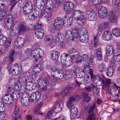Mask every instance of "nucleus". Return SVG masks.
I'll list each match as a JSON object with an SVG mask.
<instances>
[{
	"instance_id": "1",
	"label": "nucleus",
	"mask_w": 120,
	"mask_h": 120,
	"mask_svg": "<svg viewBox=\"0 0 120 120\" xmlns=\"http://www.w3.org/2000/svg\"><path fill=\"white\" fill-rule=\"evenodd\" d=\"M73 15L74 18L78 21V24L82 25V24L84 23L85 18L83 12L79 10H74Z\"/></svg>"
},
{
	"instance_id": "2",
	"label": "nucleus",
	"mask_w": 120,
	"mask_h": 120,
	"mask_svg": "<svg viewBox=\"0 0 120 120\" xmlns=\"http://www.w3.org/2000/svg\"><path fill=\"white\" fill-rule=\"evenodd\" d=\"M51 78L49 76H47L43 78L42 80H39L38 83L40 89L45 90L47 88V87L49 84Z\"/></svg>"
},
{
	"instance_id": "3",
	"label": "nucleus",
	"mask_w": 120,
	"mask_h": 120,
	"mask_svg": "<svg viewBox=\"0 0 120 120\" xmlns=\"http://www.w3.org/2000/svg\"><path fill=\"white\" fill-rule=\"evenodd\" d=\"M34 52L36 53V55H33V57L34 58L36 62L38 61L39 63H41L43 60L42 57L43 56L44 52L43 50L40 48H37Z\"/></svg>"
},
{
	"instance_id": "4",
	"label": "nucleus",
	"mask_w": 120,
	"mask_h": 120,
	"mask_svg": "<svg viewBox=\"0 0 120 120\" xmlns=\"http://www.w3.org/2000/svg\"><path fill=\"white\" fill-rule=\"evenodd\" d=\"M18 52H15L13 50H11L10 52L9 58H6L4 59V61H6L8 64H11L18 56Z\"/></svg>"
},
{
	"instance_id": "5",
	"label": "nucleus",
	"mask_w": 120,
	"mask_h": 120,
	"mask_svg": "<svg viewBox=\"0 0 120 120\" xmlns=\"http://www.w3.org/2000/svg\"><path fill=\"white\" fill-rule=\"evenodd\" d=\"M51 74H53L52 76L58 79H62L64 76V74L60 69L53 68L51 69Z\"/></svg>"
},
{
	"instance_id": "6",
	"label": "nucleus",
	"mask_w": 120,
	"mask_h": 120,
	"mask_svg": "<svg viewBox=\"0 0 120 120\" xmlns=\"http://www.w3.org/2000/svg\"><path fill=\"white\" fill-rule=\"evenodd\" d=\"M78 35L76 32H74L73 31L69 30L66 31L65 34V38L67 40L73 41L75 38H77Z\"/></svg>"
},
{
	"instance_id": "7",
	"label": "nucleus",
	"mask_w": 120,
	"mask_h": 120,
	"mask_svg": "<svg viewBox=\"0 0 120 120\" xmlns=\"http://www.w3.org/2000/svg\"><path fill=\"white\" fill-rule=\"evenodd\" d=\"M65 23L64 22V20L62 19L59 17L57 18L54 20V28L55 30L59 31L62 28L63 24Z\"/></svg>"
},
{
	"instance_id": "8",
	"label": "nucleus",
	"mask_w": 120,
	"mask_h": 120,
	"mask_svg": "<svg viewBox=\"0 0 120 120\" xmlns=\"http://www.w3.org/2000/svg\"><path fill=\"white\" fill-rule=\"evenodd\" d=\"M79 96L78 95L72 96L68 99L66 101V105L68 108H70L74 105L75 102L78 99Z\"/></svg>"
},
{
	"instance_id": "9",
	"label": "nucleus",
	"mask_w": 120,
	"mask_h": 120,
	"mask_svg": "<svg viewBox=\"0 0 120 120\" xmlns=\"http://www.w3.org/2000/svg\"><path fill=\"white\" fill-rule=\"evenodd\" d=\"M107 13V8L103 6H101L98 8V14L99 17L101 19L105 18Z\"/></svg>"
},
{
	"instance_id": "10",
	"label": "nucleus",
	"mask_w": 120,
	"mask_h": 120,
	"mask_svg": "<svg viewBox=\"0 0 120 120\" xmlns=\"http://www.w3.org/2000/svg\"><path fill=\"white\" fill-rule=\"evenodd\" d=\"M88 71V72L90 75V78H93L95 82H96L97 85H99L101 84L100 80H101L102 79L100 78L98 75H93V72L94 71V70L93 69H90Z\"/></svg>"
},
{
	"instance_id": "11",
	"label": "nucleus",
	"mask_w": 120,
	"mask_h": 120,
	"mask_svg": "<svg viewBox=\"0 0 120 120\" xmlns=\"http://www.w3.org/2000/svg\"><path fill=\"white\" fill-rule=\"evenodd\" d=\"M74 3L70 1H67L65 3L64 8V10L67 13H69L72 10L74 7Z\"/></svg>"
},
{
	"instance_id": "12",
	"label": "nucleus",
	"mask_w": 120,
	"mask_h": 120,
	"mask_svg": "<svg viewBox=\"0 0 120 120\" xmlns=\"http://www.w3.org/2000/svg\"><path fill=\"white\" fill-rule=\"evenodd\" d=\"M11 42L9 41V39H7L6 37L1 34L0 36V46L4 45L5 47L7 48L9 46Z\"/></svg>"
},
{
	"instance_id": "13",
	"label": "nucleus",
	"mask_w": 120,
	"mask_h": 120,
	"mask_svg": "<svg viewBox=\"0 0 120 120\" xmlns=\"http://www.w3.org/2000/svg\"><path fill=\"white\" fill-rule=\"evenodd\" d=\"M63 107V102L60 101H59L57 103H55L53 108V110L55 113H58L61 111Z\"/></svg>"
},
{
	"instance_id": "14",
	"label": "nucleus",
	"mask_w": 120,
	"mask_h": 120,
	"mask_svg": "<svg viewBox=\"0 0 120 120\" xmlns=\"http://www.w3.org/2000/svg\"><path fill=\"white\" fill-rule=\"evenodd\" d=\"M13 98L10 94L4 95L2 98V101L4 103L10 104L13 102Z\"/></svg>"
},
{
	"instance_id": "15",
	"label": "nucleus",
	"mask_w": 120,
	"mask_h": 120,
	"mask_svg": "<svg viewBox=\"0 0 120 120\" xmlns=\"http://www.w3.org/2000/svg\"><path fill=\"white\" fill-rule=\"evenodd\" d=\"M102 79H101V84H102L103 87H102L104 89V88L107 89L110 86L111 83V79L105 77L103 75H102Z\"/></svg>"
},
{
	"instance_id": "16",
	"label": "nucleus",
	"mask_w": 120,
	"mask_h": 120,
	"mask_svg": "<svg viewBox=\"0 0 120 120\" xmlns=\"http://www.w3.org/2000/svg\"><path fill=\"white\" fill-rule=\"evenodd\" d=\"M112 37V34L109 31L105 30L102 34V38L104 40L109 41L111 40Z\"/></svg>"
},
{
	"instance_id": "17",
	"label": "nucleus",
	"mask_w": 120,
	"mask_h": 120,
	"mask_svg": "<svg viewBox=\"0 0 120 120\" xmlns=\"http://www.w3.org/2000/svg\"><path fill=\"white\" fill-rule=\"evenodd\" d=\"M75 73L76 77L79 78H83L85 75V73L83 69L79 68H77Z\"/></svg>"
},
{
	"instance_id": "18",
	"label": "nucleus",
	"mask_w": 120,
	"mask_h": 120,
	"mask_svg": "<svg viewBox=\"0 0 120 120\" xmlns=\"http://www.w3.org/2000/svg\"><path fill=\"white\" fill-rule=\"evenodd\" d=\"M114 51V48L112 45H109L107 46L105 52L107 56H110L112 55Z\"/></svg>"
},
{
	"instance_id": "19",
	"label": "nucleus",
	"mask_w": 120,
	"mask_h": 120,
	"mask_svg": "<svg viewBox=\"0 0 120 120\" xmlns=\"http://www.w3.org/2000/svg\"><path fill=\"white\" fill-rule=\"evenodd\" d=\"M110 91L111 94L113 96L118 97L120 90L116 87L112 86L110 87Z\"/></svg>"
},
{
	"instance_id": "20",
	"label": "nucleus",
	"mask_w": 120,
	"mask_h": 120,
	"mask_svg": "<svg viewBox=\"0 0 120 120\" xmlns=\"http://www.w3.org/2000/svg\"><path fill=\"white\" fill-rule=\"evenodd\" d=\"M25 42V41L21 37H19L15 41L14 45L16 47H18L19 46L22 47L24 44Z\"/></svg>"
},
{
	"instance_id": "21",
	"label": "nucleus",
	"mask_w": 120,
	"mask_h": 120,
	"mask_svg": "<svg viewBox=\"0 0 120 120\" xmlns=\"http://www.w3.org/2000/svg\"><path fill=\"white\" fill-rule=\"evenodd\" d=\"M69 54L71 57L73 58H77L79 56L77 50L74 49H70L68 52Z\"/></svg>"
},
{
	"instance_id": "22",
	"label": "nucleus",
	"mask_w": 120,
	"mask_h": 120,
	"mask_svg": "<svg viewBox=\"0 0 120 120\" xmlns=\"http://www.w3.org/2000/svg\"><path fill=\"white\" fill-rule=\"evenodd\" d=\"M13 112L15 115V120H20V113L19 112V109L18 106L15 107Z\"/></svg>"
},
{
	"instance_id": "23",
	"label": "nucleus",
	"mask_w": 120,
	"mask_h": 120,
	"mask_svg": "<svg viewBox=\"0 0 120 120\" xmlns=\"http://www.w3.org/2000/svg\"><path fill=\"white\" fill-rule=\"evenodd\" d=\"M35 34L36 37L38 39H41L43 37L44 34V32L42 28L36 29Z\"/></svg>"
},
{
	"instance_id": "24",
	"label": "nucleus",
	"mask_w": 120,
	"mask_h": 120,
	"mask_svg": "<svg viewBox=\"0 0 120 120\" xmlns=\"http://www.w3.org/2000/svg\"><path fill=\"white\" fill-rule=\"evenodd\" d=\"M8 69L9 72H10L14 75H18L20 74L22 68L21 67H19L15 69H13L11 68L8 67Z\"/></svg>"
},
{
	"instance_id": "25",
	"label": "nucleus",
	"mask_w": 120,
	"mask_h": 120,
	"mask_svg": "<svg viewBox=\"0 0 120 120\" xmlns=\"http://www.w3.org/2000/svg\"><path fill=\"white\" fill-rule=\"evenodd\" d=\"M39 14V12L38 11L33 10L28 15V17L31 20H34L38 17Z\"/></svg>"
},
{
	"instance_id": "26",
	"label": "nucleus",
	"mask_w": 120,
	"mask_h": 120,
	"mask_svg": "<svg viewBox=\"0 0 120 120\" xmlns=\"http://www.w3.org/2000/svg\"><path fill=\"white\" fill-rule=\"evenodd\" d=\"M109 18L110 22H116V17L114 13L112 11L109 13Z\"/></svg>"
},
{
	"instance_id": "27",
	"label": "nucleus",
	"mask_w": 120,
	"mask_h": 120,
	"mask_svg": "<svg viewBox=\"0 0 120 120\" xmlns=\"http://www.w3.org/2000/svg\"><path fill=\"white\" fill-rule=\"evenodd\" d=\"M28 96L27 95L24 94L23 95L21 100L22 104L25 105H27L29 104L30 102Z\"/></svg>"
},
{
	"instance_id": "28",
	"label": "nucleus",
	"mask_w": 120,
	"mask_h": 120,
	"mask_svg": "<svg viewBox=\"0 0 120 120\" xmlns=\"http://www.w3.org/2000/svg\"><path fill=\"white\" fill-rule=\"evenodd\" d=\"M59 53L56 51H54L51 52V58L54 61H56L58 59Z\"/></svg>"
},
{
	"instance_id": "29",
	"label": "nucleus",
	"mask_w": 120,
	"mask_h": 120,
	"mask_svg": "<svg viewBox=\"0 0 120 120\" xmlns=\"http://www.w3.org/2000/svg\"><path fill=\"white\" fill-rule=\"evenodd\" d=\"M75 74L74 71L72 69H70L69 71H68L65 72L64 77L67 79H69L72 76Z\"/></svg>"
},
{
	"instance_id": "30",
	"label": "nucleus",
	"mask_w": 120,
	"mask_h": 120,
	"mask_svg": "<svg viewBox=\"0 0 120 120\" xmlns=\"http://www.w3.org/2000/svg\"><path fill=\"white\" fill-rule=\"evenodd\" d=\"M82 25H80L81 26V27L78 30V32L79 34V35L88 34L87 30L86 28L83 26H82Z\"/></svg>"
},
{
	"instance_id": "31",
	"label": "nucleus",
	"mask_w": 120,
	"mask_h": 120,
	"mask_svg": "<svg viewBox=\"0 0 120 120\" xmlns=\"http://www.w3.org/2000/svg\"><path fill=\"white\" fill-rule=\"evenodd\" d=\"M80 41L82 42L86 43L88 40V34L84 35H79Z\"/></svg>"
},
{
	"instance_id": "32",
	"label": "nucleus",
	"mask_w": 120,
	"mask_h": 120,
	"mask_svg": "<svg viewBox=\"0 0 120 120\" xmlns=\"http://www.w3.org/2000/svg\"><path fill=\"white\" fill-rule=\"evenodd\" d=\"M106 70L107 71L106 73L107 75L109 77L112 76L114 71L113 67L112 66H110L106 68Z\"/></svg>"
},
{
	"instance_id": "33",
	"label": "nucleus",
	"mask_w": 120,
	"mask_h": 120,
	"mask_svg": "<svg viewBox=\"0 0 120 120\" xmlns=\"http://www.w3.org/2000/svg\"><path fill=\"white\" fill-rule=\"evenodd\" d=\"M28 79L27 76L23 74H21L19 76V82L22 83H24Z\"/></svg>"
},
{
	"instance_id": "34",
	"label": "nucleus",
	"mask_w": 120,
	"mask_h": 120,
	"mask_svg": "<svg viewBox=\"0 0 120 120\" xmlns=\"http://www.w3.org/2000/svg\"><path fill=\"white\" fill-rule=\"evenodd\" d=\"M97 18V15L96 12L90 14L88 15L87 19L89 21H93L95 20Z\"/></svg>"
},
{
	"instance_id": "35",
	"label": "nucleus",
	"mask_w": 120,
	"mask_h": 120,
	"mask_svg": "<svg viewBox=\"0 0 120 120\" xmlns=\"http://www.w3.org/2000/svg\"><path fill=\"white\" fill-rule=\"evenodd\" d=\"M70 111L72 114V115L75 117L77 115L78 110L76 107L73 106L70 109Z\"/></svg>"
},
{
	"instance_id": "36",
	"label": "nucleus",
	"mask_w": 120,
	"mask_h": 120,
	"mask_svg": "<svg viewBox=\"0 0 120 120\" xmlns=\"http://www.w3.org/2000/svg\"><path fill=\"white\" fill-rule=\"evenodd\" d=\"M96 54L98 60L99 61H101L102 59V57L100 48H98L97 49Z\"/></svg>"
},
{
	"instance_id": "37",
	"label": "nucleus",
	"mask_w": 120,
	"mask_h": 120,
	"mask_svg": "<svg viewBox=\"0 0 120 120\" xmlns=\"http://www.w3.org/2000/svg\"><path fill=\"white\" fill-rule=\"evenodd\" d=\"M112 33L113 35L116 37L120 36V31L119 29L116 27L113 28L112 30Z\"/></svg>"
},
{
	"instance_id": "38",
	"label": "nucleus",
	"mask_w": 120,
	"mask_h": 120,
	"mask_svg": "<svg viewBox=\"0 0 120 120\" xmlns=\"http://www.w3.org/2000/svg\"><path fill=\"white\" fill-rule=\"evenodd\" d=\"M63 63L64 65L66 67L70 66L72 64V60L71 57H68Z\"/></svg>"
},
{
	"instance_id": "39",
	"label": "nucleus",
	"mask_w": 120,
	"mask_h": 120,
	"mask_svg": "<svg viewBox=\"0 0 120 120\" xmlns=\"http://www.w3.org/2000/svg\"><path fill=\"white\" fill-rule=\"evenodd\" d=\"M82 98L84 101L88 102L90 99V98L88 96L87 93H83L82 94Z\"/></svg>"
},
{
	"instance_id": "40",
	"label": "nucleus",
	"mask_w": 120,
	"mask_h": 120,
	"mask_svg": "<svg viewBox=\"0 0 120 120\" xmlns=\"http://www.w3.org/2000/svg\"><path fill=\"white\" fill-rule=\"evenodd\" d=\"M41 68L38 65L35 64L34 65L33 68V72L36 73L39 72L41 71Z\"/></svg>"
},
{
	"instance_id": "41",
	"label": "nucleus",
	"mask_w": 120,
	"mask_h": 120,
	"mask_svg": "<svg viewBox=\"0 0 120 120\" xmlns=\"http://www.w3.org/2000/svg\"><path fill=\"white\" fill-rule=\"evenodd\" d=\"M68 54L66 53H63L61 54V62L63 63L67 59V57L68 56Z\"/></svg>"
},
{
	"instance_id": "42",
	"label": "nucleus",
	"mask_w": 120,
	"mask_h": 120,
	"mask_svg": "<svg viewBox=\"0 0 120 120\" xmlns=\"http://www.w3.org/2000/svg\"><path fill=\"white\" fill-rule=\"evenodd\" d=\"M63 35V33H58L56 37V41L59 42L61 41L64 40V39H62V36Z\"/></svg>"
},
{
	"instance_id": "43",
	"label": "nucleus",
	"mask_w": 120,
	"mask_h": 120,
	"mask_svg": "<svg viewBox=\"0 0 120 120\" xmlns=\"http://www.w3.org/2000/svg\"><path fill=\"white\" fill-rule=\"evenodd\" d=\"M6 12L5 9L1 8L0 9V21L3 18Z\"/></svg>"
},
{
	"instance_id": "44",
	"label": "nucleus",
	"mask_w": 120,
	"mask_h": 120,
	"mask_svg": "<svg viewBox=\"0 0 120 120\" xmlns=\"http://www.w3.org/2000/svg\"><path fill=\"white\" fill-rule=\"evenodd\" d=\"M4 25L5 28L7 29H10L11 27L13 26V24L7 22H5Z\"/></svg>"
},
{
	"instance_id": "45",
	"label": "nucleus",
	"mask_w": 120,
	"mask_h": 120,
	"mask_svg": "<svg viewBox=\"0 0 120 120\" xmlns=\"http://www.w3.org/2000/svg\"><path fill=\"white\" fill-rule=\"evenodd\" d=\"M42 103H40L38 104L37 106L35 107L34 109L33 110L35 114L37 113L38 111L40 109V107L42 105Z\"/></svg>"
},
{
	"instance_id": "46",
	"label": "nucleus",
	"mask_w": 120,
	"mask_h": 120,
	"mask_svg": "<svg viewBox=\"0 0 120 120\" xmlns=\"http://www.w3.org/2000/svg\"><path fill=\"white\" fill-rule=\"evenodd\" d=\"M105 68V65L102 64H100L98 66V69L100 72H104Z\"/></svg>"
},
{
	"instance_id": "47",
	"label": "nucleus",
	"mask_w": 120,
	"mask_h": 120,
	"mask_svg": "<svg viewBox=\"0 0 120 120\" xmlns=\"http://www.w3.org/2000/svg\"><path fill=\"white\" fill-rule=\"evenodd\" d=\"M19 31L20 33H22L26 29V27L25 25L21 24L19 26Z\"/></svg>"
},
{
	"instance_id": "48",
	"label": "nucleus",
	"mask_w": 120,
	"mask_h": 120,
	"mask_svg": "<svg viewBox=\"0 0 120 120\" xmlns=\"http://www.w3.org/2000/svg\"><path fill=\"white\" fill-rule=\"evenodd\" d=\"M29 6L25 7L23 8V13L25 15L29 14L33 10L29 8Z\"/></svg>"
},
{
	"instance_id": "49",
	"label": "nucleus",
	"mask_w": 120,
	"mask_h": 120,
	"mask_svg": "<svg viewBox=\"0 0 120 120\" xmlns=\"http://www.w3.org/2000/svg\"><path fill=\"white\" fill-rule=\"evenodd\" d=\"M33 71H31L29 73V77L31 79H35L37 77V75L34 73Z\"/></svg>"
},
{
	"instance_id": "50",
	"label": "nucleus",
	"mask_w": 120,
	"mask_h": 120,
	"mask_svg": "<svg viewBox=\"0 0 120 120\" xmlns=\"http://www.w3.org/2000/svg\"><path fill=\"white\" fill-rule=\"evenodd\" d=\"M95 12H96L92 8L89 7L87 8L86 13V14L88 15L90 14H92Z\"/></svg>"
},
{
	"instance_id": "51",
	"label": "nucleus",
	"mask_w": 120,
	"mask_h": 120,
	"mask_svg": "<svg viewBox=\"0 0 120 120\" xmlns=\"http://www.w3.org/2000/svg\"><path fill=\"white\" fill-rule=\"evenodd\" d=\"M31 84L32 81L27 82L26 85V88L27 90H31Z\"/></svg>"
},
{
	"instance_id": "52",
	"label": "nucleus",
	"mask_w": 120,
	"mask_h": 120,
	"mask_svg": "<svg viewBox=\"0 0 120 120\" xmlns=\"http://www.w3.org/2000/svg\"><path fill=\"white\" fill-rule=\"evenodd\" d=\"M32 53V49L31 48H27L25 50V53L27 56H30Z\"/></svg>"
},
{
	"instance_id": "53",
	"label": "nucleus",
	"mask_w": 120,
	"mask_h": 120,
	"mask_svg": "<svg viewBox=\"0 0 120 120\" xmlns=\"http://www.w3.org/2000/svg\"><path fill=\"white\" fill-rule=\"evenodd\" d=\"M95 117L93 113L89 114L87 118V120H95Z\"/></svg>"
},
{
	"instance_id": "54",
	"label": "nucleus",
	"mask_w": 120,
	"mask_h": 120,
	"mask_svg": "<svg viewBox=\"0 0 120 120\" xmlns=\"http://www.w3.org/2000/svg\"><path fill=\"white\" fill-rule=\"evenodd\" d=\"M54 1L55 3L54 4H56L55 5L56 6L54 7L56 8L58 7V5L64 2V0H54Z\"/></svg>"
},
{
	"instance_id": "55",
	"label": "nucleus",
	"mask_w": 120,
	"mask_h": 120,
	"mask_svg": "<svg viewBox=\"0 0 120 120\" xmlns=\"http://www.w3.org/2000/svg\"><path fill=\"white\" fill-rule=\"evenodd\" d=\"M20 95V92L19 91H17L15 93H14L12 96L14 99H16L19 98Z\"/></svg>"
},
{
	"instance_id": "56",
	"label": "nucleus",
	"mask_w": 120,
	"mask_h": 120,
	"mask_svg": "<svg viewBox=\"0 0 120 120\" xmlns=\"http://www.w3.org/2000/svg\"><path fill=\"white\" fill-rule=\"evenodd\" d=\"M95 106V103H94L93 105H90L89 108L88 112L89 114L93 113V109L94 108Z\"/></svg>"
},
{
	"instance_id": "57",
	"label": "nucleus",
	"mask_w": 120,
	"mask_h": 120,
	"mask_svg": "<svg viewBox=\"0 0 120 120\" xmlns=\"http://www.w3.org/2000/svg\"><path fill=\"white\" fill-rule=\"evenodd\" d=\"M81 57L82 58V60L85 62H86L88 60V56L86 54H83Z\"/></svg>"
},
{
	"instance_id": "58",
	"label": "nucleus",
	"mask_w": 120,
	"mask_h": 120,
	"mask_svg": "<svg viewBox=\"0 0 120 120\" xmlns=\"http://www.w3.org/2000/svg\"><path fill=\"white\" fill-rule=\"evenodd\" d=\"M7 17L8 18V19L6 22H9L11 23H13V17L11 15H9Z\"/></svg>"
},
{
	"instance_id": "59",
	"label": "nucleus",
	"mask_w": 120,
	"mask_h": 120,
	"mask_svg": "<svg viewBox=\"0 0 120 120\" xmlns=\"http://www.w3.org/2000/svg\"><path fill=\"white\" fill-rule=\"evenodd\" d=\"M18 79L17 78L16 79L15 78V77L14 76L11 77L9 80L10 83H11V84L13 83H15V82L16 81H17L18 80Z\"/></svg>"
},
{
	"instance_id": "60",
	"label": "nucleus",
	"mask_w": 120,
	"mask_h": 120,
	"mask_svg": "<svg viewBox=\"0 0 120 120\" xmlns=\"http://www.w3.org/2000/svg\"><path fill=\"white\" fill-rule=\"evenodd\" d=\"M36 95L35 93H33L31 94L30 97V100L31 101H34V102L36 101Z\"/></svg>"
},
{
	"instance_id": "61",
	"label": "nucleus",
	"mask_w": 120,
	"mask_h": 120,
	"mask_svg": "<svg viewBox=\"0 0 120 120\" xmlns=\"http://www.w3.org/2000/svg\"><path fill=\"white\" fill-rule=\"evenodd\" d=\"M32 83L31 90H34L36 88L37 86V84L33 80L32 81Z\"/></svg>"
},
{
	"instance_id": "62",
	"label": "nucleus",
	"mask_w": 120,
	"mask_h": 120,
	"mask_svg": "<svg viewBox=\"0 0 120 120\" xmlns=\"http://www.w3.org/2000/svg\"><path fill=\"white\" fill-rule=\"evenodd\" d=\"M94 46H96L98 45L99 42L98 39L97 37L95 36L94 37Z\"/></svg>"
},
{
	"instance_id": "63",
	"label": "nucleus",
	"mask_w": 120,
	"mask_h": 120,
	"mask_svg": "<svg viewBox=\"0 0 120 120\" xmlns=\"http://www.w3.org/2000/svg\"><path fill=\"white\" fill-rule=\"evenodd\" d=\"M114 62H119L120 61V56L114 55Z\"/></svg>"
},
{
	"instance_id": "64",
	"label": "nucleus",
	"mask_w": 120,
	"mask_h": 120,
	"mask_svg": "<svg viewBox=\"0 0 120 120\" xmlns=\"http://www.w3.org/2000/svg\"><path fill=\"white\" fill-rule=\"evenodd\" d=\"M5 113L4 112H0V120H3L5 118Z\"/></svg>"
}]
</instances>
